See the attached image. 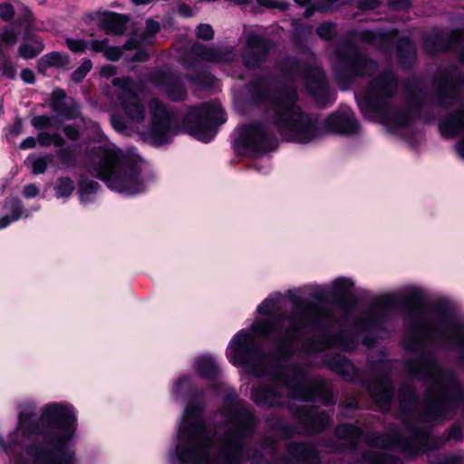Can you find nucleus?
<instances>
[{
  "mask_svg": "<svg viewBox=\"0 0 464 464\" xmlns=\"http://www.w3.org/2000/svg\"><path fill=\"white\" fill-rule=\"evenodd\" d=\"M180 402L189 398L179 420L177 436L169 449V464H238L245 438L252 433L255 420L236 397L227 396L224 409L215 415V429L206 425L202 406H194L191 380L179 377L169 392Z\"/></svg>",
  "mask_w": 464,
  "mask_h": 464,
  "instance_id": "nucleus-1",
  "label": "nucleus"
},
{
  "mask_svg": "<svg viewBox=\"0 0 464 464\" xmlns=\"http://www.w3.org/2000/svg\"><path fill=\"white\" fill-rule=\"evenodd\" d=\"M32 399L17 403V421L6 440L0 434V451L14 464H81L75 449L79 414L64 401H53L39 409Z\"/></svg>",
  "mask_w": 464,
  "mask_h": 464,
  "instance_id": "nucleus-2",
  "label": "nucleus"
},
{
  "mask_svg": "<svg viewBox=\"0 0 464 464\" xmlns=\"http://www.w3.org/2000/svg\"><path fill=\"white\" fill-rule=\"evenodd\" d=\"M112 83L118 90V100L125 115V120L111 118L114 130L121 132L128 128L134 129L144 141L154 146L169 143L178 130L166 106L158 99L150 101V121L145 128L146 110L137 95V84L127 77L114 78Z\"/></svg>",
  "mask_w": 464,
  "mask_h": 464,
  "instance_id": "nucleus-3",
  "label": "nucleus"
},
{
  "mask_svg": "<svg viewBox=\"0 0 464 464\" xmlns=\"http://www.w3.org/2000/svg\"><path fill=\"white\" fill-rule=\"evenodd\" d=\"M92 126L100 140L93 148L89 171L119 194L134 196L145 191L147 180L142 175L144 160L136 153L124 152L100 133V127L96 123L93 122Z\"/></svg>",
  "mask_w": 464,
  "mask_h": 464,
  "instance_id": "nucleus-4",
  "label": "nucleus"
},
{
  "mask_svg": "<svg viewBox=\"0 0 464 464\" xmlns=\"http://www.w3.org/2000/svg\"><path fill=\"white\" fill-rule=\"evenodd\" d=\"M397 82L392 73L380 75L372 80L367 91L357 98V102L367 119L382 124L390 134L410 142V113L391 108L387 103V99L395 92Z\"/></svg>",
  "mask_w": 464,
  "mask_h": 464,
  "instance_id": "nucleus-5",
  "label": "nucleus"
},
{
  "mask_svg": "<svg viewBox=\"0 0 464 464\" xmlns=\"http://www.w3.org/2000/svg\"><path fill=\"white\" fill-rule=\"evenodd\" d=\"M283 299L284 295L281 292H275L256 306V313L265 316L259 319L277 317L283 320L281 327L271 335L274 336L278 353L285 357L295 352L303 332L322 320V311L317 305L299 303L294 305L288 317L274 315Z\"/></svg>",
  "mask_w": 464,
  "mask_h": 464,
  "instance_id": "nucleus-6",
  "label": "nucleus"
},
{
  "mask_svg": "<svg viewBox=\"0 0 464 464\" xmlns=\"http://www.w3.org/2000/svg\"><path fill=\"white\" fill-rule=\"evenodd\" d=\"M282 323L283 320L277 317L255 319L248 329L240 330L231 338L227 348V360L247 373L264 375L266 372L264 365L271 362V359L259 353L255 339L269 337L281 327Z\"/></svg>",
  "mask_w": 464,
  "mask_h": 464,
  "instance_id": "nucleus-7",
  "label": "nucleus"
},
{
  "mask_svg": "<svg viewBox=\"0 0 464 464\" xmlns=\"http://www.w3.org/2000/svg\"><path fill=\"white\" fill-rule=\"evenodd\" d=\"M295 91H282L277 93L274 102L273 121L280 134L286 140L306 144L320 137L316 128V120L304 114L295 104Z\"/></svg>",
  "mask_w": 464,
  "mask_h": 464,
  "instance_id": "nucleus-8",
  "label": "nucleus"
},
{
  "mask_svg": "<svg viewBox=\"0 0 464 464\" xmlns=\"http://www.w3.org/2000/svg\"><path fill=\"white\" fill-rule=\"evenodd\" d=\"M434 335L461 342L464 338V319L444 313L421 314L409 322L403 334V345L409 351L419 350Z\"/></svg>",
  "mask_w": 464,
  "mask_h": 464,
  "instance_id": "nucleus-9",
  "label": "nucleus"
},
{
  "mask_svg": "<svg viewBox=\"0 0 464 464\" xmlns=\"http://www.w3.org/2000/svg\"><path fill=\"white\" fill-rule=\"evenodd\" d=\"M407 369L414 374L425 375L429 380L430 388L426 396L428 418H445L446 410L450 406V392L457 388L453 375L442 371L430 357L408 362Z\"/></svg>",
  "mask_w": 464,
  "mask_h": 464,
  "instance_id": "nucleus-10",
  "label": "nucleus"
},
{
  "mask_svg": "<svg viewBox=\"0 0 464 464\" xmlns=\"http://www.w3.org/2000/svg\"><path fill=\"white\" fill-rule=\"evenodd\" d=\"M188 133L202 142H209L217 134V125L227 121L219 102L204 103L193 108L188 115Z\"/></svg>",
  "mask_w": 464,
  "mask_h": 464,
  "instance_id": "nucleus-11",
  "label": "nucleus"
},
{
  "mask_svg": "<svg viewBox=\"0 0 464 464\" xmlns=\"http://www.w3.org/2000/svg\"><path fill=\"white\" fill-rule=\"evenodd\" d=\"M276 367L268 373L277 384H283L288 391V394L297 400L309 401L313 398L311 387L306 383L304 371L298 365L283 364L282 361L276 362Z\"/></svg>",
  "mask_w": 464,
  "mask_h": 464,
  "instance_id": "nucleus-12",
  "label": "nucleus"
},
{
  "mask_svg": "<svg viewBox=\"0 0 464 464\" xmlns=\"http://www.w3.org/2000/svg\"><path fill=\"white\" fill-rule=\"evenodd\" d=\"M275 138L260 125H246L238 130L234 147L240 153L266 152L274 148Z\"/></svg>",
  "mask_w": 464,
  "mask_h": 464,
  "instance_id": "nucleus-13",
  "label": "nucleus"
},
{
  "mask_svg": "<svg viewBox=\"0 0 464 464\" xmlns=\"http://www.w3.org/2000/svg\"><path fill=\"white\" fill-rule=\"evenodd\" d=\"M393 303V298L390 295L380 296L361 313L356 322V330L376 331L382 328L390 317Z\"/></svg>",
  "mask_w": 464,
  "mask_h": 464,
  "instance_id": "nucleus-14",
  "label": "nucleus"
},
{
  "mask_svg": "<svg viewBox=\"0 0 464 464\" xmlns=\"http://www.w3.org/2000/svg\"><path fill=\"white\" fill-rule=\"evenodd\" d=\"M460 43V60L464 63V39L460 38L458 32H433L424 39V47L427 53L432 54L454 47L456 43Z\"/></svg>",
  "mask_w": 464,
  "mask_h": 464,
  "instance_id": "nucleus-15",
  "label": "nucleus"
},
{
  "mask_svg": "<svg viewBox=\"0 0 464 464\" xmlns=\"http://www.w3.org/2000/svg\"><path fill=\"white\" fill-rule=\"evenodd\" d=\"M325 126L329 130L343 135H355L360 129L353 112L349 108L331 114L326 120Z\"/></svg>",
  "mask_w": 464,
  "mask_h": 464,
  "instance_id": "nucleus-16",
  "label": "nucleus"
},
{
  "mask_svg": "<svg viewBox=\"0 0 464 464\" xmlns=\"http://www.w3.org/2000/svg\"><path fill=\"white\" fill-rule=\"evenodd\" d=\"M151 81L173 101H182L187 96L185 89L174 74L160 71L152 75Z\"/></svg>",
  "mask_w": 464,
  "mask_h": 464,
  "instance_id": "nucleus-17",
  "label": "nucleus"
},
{
  "mask_svg": "<svg viewBox=\"0 0 464 464\" xmlns=\"http://www.w3.org/2000/svg\"><path fill=\"white\" fill-rule=\"evenodd\" d=\"M269 50L266 41L255 34H249L243 52V60L246 67L255 68L265 58Z\"/></svg>",
  "mask_w": 464,
  "mask_h": 464,
  "instance_id": "nucleus-18",
  "label": "nucleus"
},
{
  "mask_svg": "<svg viewBox=\"0 0 464 464\" xmlns=\"http://www.w3.org/2000/svg\"><path fill=\"white\" fill-rule=\"evenodd\" d=\"M303 80L308 91L315 99L323 103L322 99L326 95V82L323 71L318 66H309L303 70Z\"/></svg>",
  "mask_w": 464,
  "mask_h": 464,
  "instance_id": "nucleus-19",
  "label": "nucleus"
},
{
  "mask_svg": "<svg viewBox=\"0 0 464 464\" xmlns=\"http://www.w3.org/2000/svg\"><path fill=\"white\" fill-rule=\"evenodd\" d=\"M5 214L0 218V230L7 227L13 222L30 216L24 208L22 201L17 198H8L4 205Z\"/></svg>",
  "mask_w": 464,
  "mask_h": 464,
  "instance_id": "nucleus-20",
  "label": "nucleus"
},
{
  "mask_svg": "<svg viewBox=\"0 0 464 464\" xmlns=\"http://www.w3.org/2000/svg\"><path fill=\"white\" fill-rule=\"evenodd\" d=\"M440 131L447 138L464 132V105L440 121Z\"/></svg>",
  "mask_w": 464,
  "mask_h": 464,
  "instance_id": "nucleus-21",
  "label": "nucleus"
},
{
  "mask_svg": "<svg viewBox=\"0 0 464 464\" xmlns=\"http://www.w3.org/2000/svg\"><path fill=\"white\" fill-rule=\"evenodd\" d=\"M355 282L352 277L339 276L328 284V292L332 297L343 299L351 294Z\"/></svg>",
  "mask_w": 464,
  "mask_h": 464,
  "instance_id": "nucleus-22",
  "label": "nucleus"
},
{
  "mask_svg": "<svg viewBox=\"0 0 464 464\" xmlns=\"http://www.w3.org/2000/svg\"><path fill=\"white\" fill-rule=\"evenodd\" d=\"M128 17L115 13H106L102 19V27L112 34H122L126 30Z\"/></svg>",
  "mask_w": 464,
  "mask_h": 464,
  "instance_id": "nucleus-23",
  "label": "nucleus"
},
{
  "mask_svg": "<svg viewBox=\"0 0 464 464\" xmlns=\"http://www.w3.org/2000/svg\"><path fill=\"white\" fill-rule=\"evenodd\" d=\"M369 392L373 400L382 407L386 406L392 395L391 383L388 380H382L372 383Z\"/></svg>",
  "mask_w": 464,
  "mask_h": 464,
  "instance_id": "nucleus-24",
  "label": "nucleus"
},
{
  "mask_svg": "<svg viewBox=\"0 0 464 464\" xmlns=\"http://www.w3.org/2000/svg\"><path fill=\"white\" fill-rule=\"evenodd\" d=\"M332 346H336L343 350H352L355 347L353 338L348 339L345 334H342L339 336L332 340H325L322 343L313 344L311 347H307L308 352H317Z\"/></svg>",
  "mask_w": 464,
  "mask_h": 464,
  "instance_id": "nucleus-25",
  "label": "nucleus"
},
{
  "mask_svg": "<svg viewBox=\"0 0 464 464\" xmlns=\"http://www.w3.org/2000/svg\"><path fill=\"white\" fill-rule=\"evenodd\" d=\"M70 63L69 57L66 53L52 52L44 55L38 63L39 70L45 71L48 68H68Z\"/></svg>",
  "mask_w": 464,
  "mask_h": 464,
  "instance_id": "nucleus-26",
  "label": "nucleus"
},
{
  "mask_svg": "<svg viewBox=\"0 0 464 464\" xmlns=\"http://www.w3.org/2000/svg\"><path fill=\"white\" fill-rule=\"evenodd\" d=\"M195 368L199 376L203 378L215 377L218 372V366L213 356L204 354L195 362Z\"/></svg>",
  "mask_w": 464,
  "mask_h": 464,
  "instance_id": "nucleus-27",
  "label": "nucleus"
},
{
  "mask_svg": "<svg viewBox=\"0 0 464 464\" xmlns=\"http://www.w3.org/2000/svg\"><path fill=\"white\" fill-rule=\"evenodd\" d=\"M160 29V24L158 22L153 21L152 19H149L146 22V30L145 33L140 36H133L130 41H128L125 44V47L128 49H131L137 47L140 44H146L150 43V38L154 36Z\"/></svg>",
  "mask_w": 464,
  "mask_h": 464,
  "instance_id": "nucleus-28",
  "label": "nucleus"
},
{
  "mask_svg": "<svg viewBox=\"0 0 464 464\" xmlns=\"http://www.w3.org/2000/svg\"><path fill=\"white\" fill-rule=\"evenodd\" d=\"M194 52L197 55L200 56L203 60L210 63H220L230 61V53H222L216 48H207L205 46H195Z\"/></svg>",
  "mask_w": 464,
  "mask_h": 464,
  "instance_id": "nucleus-29",
  "label": "nucleus"
},
{
  "mask_svg": "<svg viewBox=\"0 0 464 464\" xmlns=\"http://www.w3.org/2000/svg\"><path fill=\"white\" fill-rule=\"evenodd\" d=\"M100 189V185L94 180L82 179L79 186L80 200L83 204L92 202Z\"/></svg>",
  "mask_w": 464,
  "mask_h": 464,
  "instance_id": "nucleus-30",
  "label": "nucleus"
},
{
  "mask_svg": "<svg viewBox=\"0 0 464 464\" xmlns=\"http://www.w3.org/2000/svg\"><path fill=\"white\" fill-rule=\"evenodd\" d=\"M336 436L347 441L350 445H354L361 437V430L349 424L339 425L335 430Z\"/></svg>",
  "mask_w": 464,
  "mask_h": 464,
  "instance_id": "nucleus-31",
  "label": "nucleus"
},
{
  "mask_svg": "<svg viewBox=\"0 0 464 464\" xmlns=\"http://www.w3.org/2000/svg\"><path fill=\"white\" fill-rule=\"evenodd\" d=\"M252 399L256 404L274 406L281 403V401L275 392L266 389L255 390L252 394Z\"/></svg>",
  "mask_w": 464,
  "mask_h": 464,
  "instance_id": "nucleus-32",
  "label": "nucleus"
},
{
  "mask_svg": "<svg viewBox=\"0 0 464 464\" xmlns=\"http://www.w3.org/2000/svg\"><path fill=\"white\" fill-rule=\"evenodd\" d=\"M53 189L55 191L56 198H67L72 194L74 190V184L69 178H61L57 180Z\"/></svg>",
  "mask_w": 464,
  "mask_h": 464,
  "instance_id": "nucleus-33",
  "label": "nucleus"
},
{
  "mask_svg": "<svg viewBox=\"0 0 464 464\" xmlns=\"http://www.w3.org/2000/svg\"><path fill=\"white\" fill-rule=\"evenodd\" d=\"M351 71L354 75L370 74L375 69V63L372 60L358 59L350 63Z\"/></svg>",
  "mask_w": 464,
  "mask_h": 464,
  "instance_id": "nucleus-34",
  "label": "nucleus"
},
{
  "mask_svg": "<svg viewBox=\"0 0 464 464\" xmlns=\"http://www.w3.org/2000/svg\"><path fill=\"white\" fill-rule=\"evenodd\" d=\"M44 46L41 41H34L32 44H25L20 45L18 49L19 55L24 59H32L38 55Z\"/></svg>",
  "mask_w": 464,
  "mask_h": 464,
  "instance_id": "nucleus-35",
  "label": "nucleus"
},
{
  "mask_svg": "<svg viewBox=\"0 0 464 464\" xmlns=\"http://www.w3.org/2000/svg\"><path fill=\"white\" fill-rule=\"evenodd\" d=\"M401 294L403 298L411 303L420 302L425 296V291L421 287L414 285L405 286L401 290Z\"/></svg>",
  "mask_w": 464,
  "mask_h": 464,
  "instance_id": "nucleus-36",
  "label": "nucleus"
},
{
  "mask_svg": "<svg viewBox=\"0 0 464 464\" xmlns=\"http://www.w3.org/2000/svg\"><path fill=\"white\" fill-rule=\"evenodd\" d=\"M92 63L90 59H84L81 65L72 72V78L74 82H81L92 70Z\"/></svg>",
  "mask_w": 464,
  "mask_h": 464,
  "instance_id": "nucleus-37",
  "label": "nucleus"
},
{
  "mask_svg": "<svg viewBox=\"0 0 464 464\" xmlns=\"http://www.w3.org/2000/svg\"><path fill=\"white\" fill-rule=\"evenodd\" d=\"M52 161L51 156L35 158L32 161V170L35 175L44 173Z\"/></svg>",
  "mask_w": 464,
  "mask_h": 464,
  "instance_id": "nucleus-38",
  "label": "nucleus"
},
{
  "mask_svg": "<svg viewBox=\"0 0 464 464\" xmlns=\"http://www.w3.org/2000/svg\"><path fill=\"white\" fill-rule=\"evenodd\" d=\"M290 452L298 461H303L305 464H308L306 459L310 455V450L306 445L298 444L293 445L290 448Z\"/></svg>",
  "mask_w": 464,
  "mask_h": 464,
  "instance_id": "nucleus-39",
  "label": "nucleus"
},
{
  "mask_svg": "<svg viewBox=\"0 0 464 464\" xmlns=\"http://www.w3.org/2000/svg\"><path fill=\"white\" fill-rule=\"evenodd\" d=\"M414 47L410 40L403 39L400 42L399 55L401 59L405 57L409 60H412L414 58Z\"/></svg>",
  "mask_w": 464,
  "mask_h": 464,
  "instance_id": "nucleus-40",
  "label": "nucleus"
},
{
  "mask_svg": "<svg viewBox=\"0 0 464 464\" xmlns=\"http://www.w3.org/2000/svg\"><path fill=\"white\" fill-rule=\"evenodd\" d=\"M308 291L312 296L316 300H322L327 296H331L328 292V285L324 286L321 285H311L307 286Z\"/></svg>",
  "mask_w": 464,
  "mask_h": 464,
  "instance_id": "nucleus-41",
  "label": "nucleus"
},
{
  "mask_svg": "<svg viewBox=\"0 0 464 464\" xmlns=\"http://www.w3.org/2000/svg\"><path fill=\"white\" fill-rule=\"evenodd\" d=\"M67 47L74 53H83L88 48V42L82 39L66 38Z\"/></svg>",
  "mask_w": 464,
  "mask_h": 464,
  "instance_id": "nucleus-42",
  "label": "nucleus"
},
{
  "mask_svg": "<svg viewBox=\"0 0 464 464\" xmlns=\"http://www.w3.org/2000/svg\"><path fill=\"white\" fill-rule=\"evenodd\" d=\"M256 3L263 7L279 9L282 11L286 10L289 6L286 2H282L280 0H256Z\"/></svg>",
  "mask_w": 464,
  "mask_h": 464,
  "instance_id": "nucleus-43",
  "label": "nucleus"
},
{
  "mask_svg": "<svg viewBox=\"0 0 464 464\" xmlns=\"http://www.w3.org/2000/svg\"><path fill=\"white\" fill-rule=\"evenodd\" d=\"M1 41L7 45H14L18 39V33L13 29L5 30L0 35Z\"/></svg>",
  "mask_w": 464,
  "mask_h": 464,
  "instance_id": "nucleus-44",
  "label": "nucleus"
},
{
  "mask_svg": "<svg viewBox=\"0 0 464 464\" xmlns=\"http://www.w3.org/2000/svg\"><path fill=\"white\" fill-rule=\"evenodd\" d=\"M197 35L201 39L210 40L214 35V32L209 24H200L197 29Z\"/></svg>",
  "mask_w": 464,
  "mask_h": 464,
  "instance_id": "nucleus-45",
  "label": "nucleus"
},
{
  "mask_svg": "<svg viewBox=\"0 0 464 464\" xmlns=\"http://www.w3.org/2000/svg\"><path fill=\"white\" fill-rule=\"evenodd\" d=\"M103 54L108 60L118 61L121 56V49L120 47L109 46L107 44Z\"/></svg>",
  "mask_w": 464,
  "mask_h": 464,
  "instance_id": "nucleus-46",
  "label": "nucleus"
},
{
  "mask_svg": "<svg viewBox=\"0 0 464 464\" xmlns=\"http://www.w3.org/2000/svg\"><path fill=\"white\" fill-rule=\"evenodd\" d=\"M334 29L332 24L324 23L317 27V34L324 39H329L333 35Z\"/></svg>",
  "mask_w": 464,
  "mask_h": 464,
  "instance_id": "nucleus-47",
  "label": "nucleus"
},
{
  "mask_svg": "<svg viewBox=\"0 0 464 464\" xmlns=\"http://www.w3.org/2000/svg\"><path fill=\"white\" fill-rule=\"evenodd\" d=\"M14 15V10L12 5L10 4H2L0 5V16L2 19L5 21L11 20Z\"/></svg>",
  "mask_w": 464,
  "mask_h": 464,
  "instance_id": "nucleus-48",
  "label": "nucleus"
},
{
  "mask_svg": "<svg viewBox=\"0 0 464 464\" xmlns=\"http://www.w3.org/2000/svg\"><path fill=\"white\" fill-rule=\"evenodd\" d=\"M107 44V40H92L88 43V48H90L92 52L104 53Z\"/></svg>",
  "mask_w": 464,
  "mask_h": 464,
  "instance_id": "nucleus-49",
  "label": "nucleus"
},
{
  "mask_svg": "<svg viewBox=\"0 0 464 464\" xmlns=\"http://www.w3.org/2000/svg\"><path fill=\"white\" fill-rule=\"evenodd\" d=\"M23 196L25 198H34L40 193L39 188L35 184H28L23 189Z\"/></svg>",
  "mask_w": 464,
  "mask_h": 464,
  "instance_id": "nucleus-50",
  "label": "nucleus"
},
{
  "mask_svg": "<svg viewBox=\"0 0 464 464\" xmlns=\"http://www.w3.org/2000/svg\"><path fill=\"white\" fill-rule=\"evenodd\" d=\"M32 123L35 128H44L51 126V119L47 116H36L32 120Z\"/></svg>",
  "mask_w": 464,
  "mask_h": 464,
  "instance_id": "nucleus-51",
  "label": "nucleus"
},
{
  "mask_svg": "<svg viewBox=\"0 0 464 464\" xmlns=\"http://www.w3.org/2000/svg\"><path fill=\"white\" fill-rule=\"evenodd\" d=\"M318 419L320 420V423L314 425V427L313 428L314 431L316 432L323 430L329 424L330 421L329 416L325 414L318 416Z\"/></svg>",
  "mask_w": 464,
  "mask_h": 464,
  "instance_id": "nucleus-52",
  "label": "nucleus"
},
{
  "mask_svg": "<svg viewBox=\"0 0 464 464\" xmlns=\"http://www.w3.org/2000/svg\"><path fill=\"white\" fill-rule=\"evenodd\" d=\"M63 131L67 138H69L72 140H76L79 138L78 130L72 125L65 126Z\"/></svg>",
  "mask_w": 464,
  "mask_h": 464,
  "instance_id": "nucleus-53",
  "label": "nucleus"
},
{
  "mask_svg": "<svg viewBox=\"0 0 464 464\" xmlns=\"http://www.w3.org/2000/svg\"><path fill=\"white\" fill-rule=\"evenodd\" d=\"M37 140L39 143L43 146H50L52 145V135L46 132H41Z\"/></svg>",
  "mask_w": 464,
  "mask_h": 464,
  "instance_id": "nucleus-54",
  "label": "nucleus"
},
{
  "mask_svg": "<svg viewBox=\"0 0 464 464\" xmlns=\"http://www.w3.org/2000/svg\"><path fill=\"white\" fill-rule=\"evenodd\" d=\"M21 78L26 83H33L34 82V74L29 69H24L22 71Z\"/></svg>",
  "mask_w": 464,
  "mask_h": 464,
  "instance_id": "nucleus-55",
  "label": "nucleus"
},
{
  "mask_svg": "<svg viewBox=\"0 0 464 464\" xmlns=\"http://www.w3.org/2000/svg\"><path fill=\"white\" fill-rule=\"evenodd\" d=\"M35 145H36V139L34 137H28L21 142L20 148L23 150H27V149L35 147Z\"/></svg>",
  "mask_w": 464,
  "mask_h": 464,
  "instance_id": "nucleus-56",
  "label": "nucleus"
},
{
  "mask_svg": "<svg viewBox=\"0 0 464 464\" xmlns=\"http://www.w3.org/2000/svg\"><path fill=\"white\" fill-rule=\"evenodd\" d=\"M116 67L114 65H105L102 67L101 73L102 76L109 78L116 73Z\"/></svg>",
  "mask_w": 464,
  "mask_h": 464,
  "instance_id": "nucleus-57",
  "label": "nucleus"
},
{
  "mask_svg": "<svg viewBox=\"0 0 464 464\" xmlns=\"http://www.w3.org/2000/svg\"><path fill=\"white\" fill-rule=\"evenodd\" d=\"M381 0H360V5L364 9L375 8Z\"/></svg>",
  "mask_w": 464,
  "mask_h": 464,
  "instance_id": "nucleus-58",
  "label": "nucleus"
},
{
  "mask_svg": "<svg viewBox=\"0 0 464 464\" xmlns=\"http://www.w3.org/2000/svg\"><path fill=\"white\" fill-rule=\"evenodd\" d=\"M3 73L9 78H13L15 74V70L12 65L5 64Z\"/></svg>",
  "mask_w": 464,
  "mask_h": 464,
  "instance_id": "nucleus-59",
  "label": "nucleus"
},
{
  "mask_svg": "<svg viewBox=\"0 0 464 464\" xmlns=\"http://www.w3.org/2000/svg\"><path fill=\"white\" fill-rule=\"evenodd\" d=\"M21 131H22V122L20 121H15V123L14 124V126L11 130V134L14 137H16L21 133Z\"/></svg>",
  "mask_w": 464,
  "mask_h": 464,
  "instance_id": "nucleus-60",
  "label": "nucleus"
},
{
  "mask_svg": "<svg viewBox=\"0 0 464 464\" xmlns=\"http://www.w3.org/2000/svg\"><path fill=\"white\" fill-rule=\"evenodd\" d=\"M458 155L464 160V138L455 146Z\"/></svg>",
  "mask_w": 464,
  "mask_h": 464,
  "instance_id": "nucleus-61",
  "label": "nucleus"
},
{
  "mask_svg": "<svg viewBox=\"0 0 464 464\" xmlns=\"http://www.w3.org/2000/svg\"><path fill=\"white\" fill-rule=\"evenodd\" d=\"M456 99H457V97L455 94L453 96H450L449 98V101H448L447 97H441L440 100V103L443 106L451 105Z\"/></svg>",
  "mask_w": 464,
  "mask_h": 464,
  "instance_id": "nucleus-62",
  "label": "nucleus"
},
{
  "mask_svg": "<svg viewBox=\"0 0 464 464\" xmlns=\"http://www.w3.org/2000/svg\"><path fill=\"white\" fill-rule=\"evenodd\" d=\"M376 37L377 35L372 32H365L362 34V39L370 43H374Z\"/></svg>",
  "mask_w": 464,
  "mask_h": 464,
  "instance_id": "nucleus-63",
  "label": "nucleus"
},
{
  "mask_svg": "<svg viewBox=\"0 0 464 464\" xmlns=\"http://www.w3.org/2000/svg\"><path fill=\"white\" fill-rule=\"evenodd\" d=\"M52 144L60 147L63 144V139L57 134H53L52 135Z\"/></svg>",
  "mask_w": 464,
  "mask_h": 464,
  "instance_id": "nucleus-64",
  "label": "nucleus"
}]
</instances>
